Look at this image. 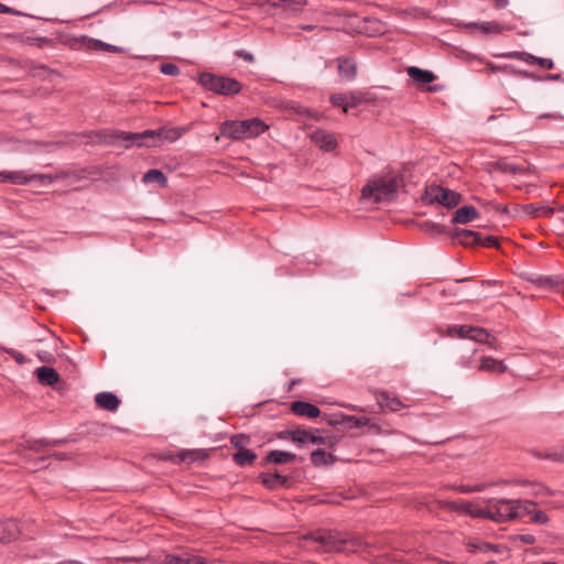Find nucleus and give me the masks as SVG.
I'll return each instance as SVG.
<instances>
[{"label": "nucleus", "instance_id": "1", "mask_svg": "<svg viewBox=\"0 0 564 564\" xmlns=\"http://www.w3.org/2000/svg\"><path fill=\"white\" fill-rule=\"evenodd\" d=\"M305 540L321 552H358L364 545L359 536L338 531L319 530L305 536Z\"/></svg>", "mask_w": 564, "mask_h": 564}, {"label": "nucleus", "instance_id": "2", "mask_svg": "<svg viewBox=\"0 0 564 564\" xmlns=\"http://www.w3.org/2000/svg\"><path fill=\"white\" fill-rule=\"evenodd\" d=\"M401 185L400 177L394 173L375 175L362 187L361 198L371 203L391 202Z\"/></svg>", "mask_w": 564, "mask_h": 564}, {"label": "nucleus", "instance_id": "3", "mask_svg": "<svg viewBox=\"0 0 564 564\" xmlns=\"http://www.w3.org/2000/svg\"><path fill=\"white\" fill-rule=\"evenodd\" d=\"M186 131L185 128H161L158 130H147L141 133L118 131L113 138L118 140L135 142L138 145L156 147L164 142H174Z\"/></svg>", "mask_w": 564, "mask_h": 564}, {"label": "nucleus", "instance_id": "4", "mask_svg": "<svg viewBox=\"0 0 564 564\" xmlns=\"http://www.w3.org/2000/svg\"><path fill=\"white\" fill-rule=\"evenodd\" d=\"M200 84L209 90L220 95L238 94L241 85L231 78L216 76L210 73H204L199 76Z\"/></svg>", "mask_w": 564, "mask_h": 564}, {"label": "nucleus", "instance_id": "5", "mask_svg": "<svg viewBox=\"0 0 564 564\" xmlns=\"http://www.w3.org/2000/svg\"><path fill=\"white\" fill-rule=\"evenodd\" d=\"M484 503H487L488 519L496 522L514 520V500L488 499L484 500Z\"/></svg>", "mask_w": 564, "mask_h": 564}, {"label": "nucleus", "instance_id": "6", "mask_svg": "<svg viewBox=\"0 0 564 564\" xmlns=\"http://www.w3.org/2000/svg\"><path fill=\"white\" fill-rule=\"evenodd\" d=\"M423 200L433 204L438 203L445 207L453 208L460 202V195L452 189L438 185L426 187Z\"/></svg>", "mask_w": 564, "mask_h": 564}, {"label": "nucleus", "instance_id": "7", "mask_svg": "<svg viewBox=\"0 0 564 564\" xmlns=\"http://www.w3.org/2000/svg\"><path fill=\"white\" fill-rule=\"evenodd\" d=\"M34 180H39L41 183H52L53 177L45 174L26 175L22 171H0V182H7L11 184H28Z\"/></svg>", "mask_w": 564, "mask_h": 564}, {"label": "nucleus", "instance_id": "8", "mask_svg": "<svg viewBox=\"0 0 564 564\" xmlns=\"http://www.w3.org/2000/svg\"><path fill=\"white\" fill-rule=\"evenodd\" d=\"M440 506L444 509L460 511L467 514H470L474 518H488L487 516V503L484 507L473 505L471 502H466L463 505H457L452 501H440Z\"/></svg>", "mask_w": 564, "mask_h": 564}, {"label": "nucleus", "instance_id": "9", "mask_svg": "<svg viewBox=\"0 0 564 564\" xmlns=\"http://www.w3.org/2000/svg\"><path fill=\"white\" fill-rule=\"evenodd\" d=\"M223 135L231 140L247 139L246 120L243 121H225L220 126Z\"/></svg>", "mask_w": 564, "mask_h": 564}, {"label": "nucleus", "instance_id": "10", "mask_svg": "<svg viewBox=\"0 0 564 564\" xmlns=\"http://www.w3.org/2000/svg\"><path fill=\"white\" fill-rule=\"evenodd\" d=\"M492 169L502 173H510L512 175H529L533 171L530 165H521L509 162L507 159H500L492 163Z\"/></svg>", "mask_w": 564, "mask_h": 564}, {"label": "nucleus", "instance_id": "11", "mask_svg": "<svg viewBox=\"0 0 564 564\" xmlns=\"http://www.w3.org/2000/svg\"><path fill=\"white\" fill-rule=\"evenodd\" d=\"M281 438H290L297 444L312 443L315 440V434L310 430L294 429L286 430L280 434Z\"/></svg>", "mask_w": 564, "mask_h": 564}, {"label": "nucleus", "instance_id": "12", "mask_svg": "<svg viewBox=\"0 0 564 564\" xmlns=\"http://www.w3.org/2000/svg\"><path fill=\"white\" fill-rule=\"evenodd\" d=\"M464 28L466 30H469L470 32H473L474 30H479L482 34H486V35L499 34L503 30H506V28L503 25L499 24L496 21L473 22V23L465 24Z\"/></svg>", "mask_w": 564, "mask_h": 564}, {"label": "nucleus", "instance_id": "13", "mask_svg": "<svg viewBox=\"0 0 564 564\" xmlns=\"http://www.w3.org/2000/svg\"><path fill=\"white\" fill-rule=\"evenodd\" d=\"M95 402L100 409L116 411L120 405V400L111 392H100L95 395Z\"/></svg>", "mask_w": 564, "mask_h": 564}, {"label": "nucleus", "instance_id": "14", "mask_svg": "<svg viewBox=\"0 0 564 564\" xmlns=\"http://www.w3.org/2000/svg\"><path fill=\"white\" fill-rule=\"evenodd\" d=\"M291 410L296 415L310 419H315L321 414V411L316 405L303 401L292 402Z\"/></svg>", "mask_w": 564, "mask_h": 564}, {"label": "nucleus", "instance_id": "15", "mask_svg": "<svg viewBox=\"0 0 564 564\" xmlns=\"http://www.w3.org/2000/svg\"><path fill=\"white\" fill-rule=\"evenodd\" d=\"M163 564H205V562L198 555L181 553L166 555Z\"/></svg>", "mask_w": 564, "mask_h": 564}, {"label": "nucleus", "instance_id": "16", "mask_svg": "<svg viewBox=\"0 0 564 564\" xmlns=\"http://www.w3.org/2000/svg\"><path fill=\"white\" fill-rule=\"evenodd\" d=\"M20 533V527L13 519L0 521V542L15 539Z\"/></svg>", "mask_w": 564, "mask_h": 564}, {"label": "nucleus", "instance_id": "17", "mask_svg": "<svg viewBox=\"0 0 564 564\" xmlns=\"http://www.w3.org/2000/svg\"><path fill=\"white\" fill-rule=\"evenodd\" d=\"M313 142L325 151H333L336 145V139L326 131H316L312 134Z\"/></svg>", "mask_w": 564, "mask_h": 564}, {"label": "nucleus", "instance_id": "18", "mask_svg": "<svg viewBox=\"0 0 564 564\" xmlns=\"http://www.w3.org/2000/svg\"><path fill=\"white\" fill-rule=\"evenodd\" d=\"M508 367L501 360H497L491 357H484L480 360V365L478 367L479 371L492 372V373H503L506 372Z\"/></svg>", "mask_w": 564, "mask_h": 564}, {"label": "nucleus", "instance_id": "19", "mask_svg": "<svg viewBox=\"0 0 564 564\" xmlns=\"http://www.w3.org/2000/svg\"><path fill=\"white\" fill-rule=\"evenodd\" d=\"M269 3L284 11L299 12L307 4V0H269Z\"/></svg>", "mask_w": 564, "mask_h": 564}, {"label": "nucleus", "instance_id": "20", "mask_svg": "<svg viewBox=\"0 0 564 564\" xmlns=\"http://www.w3.org/2000/svg\"><path fill=\"white\" fill-rule=\"evenodd\" d=\"M207 458V453L203 449H187L182 451L175 455L177 462H185L192 464L194 462L204 460Z\"/></svg>", "mask_w": 564, "mask_h": 564}, {"label": "nucleus", "instance_id": "21", "mask_svg": "<svg viewBox=\"0 0 564 564\" xmlns=\"http://www.w3.org/2000/svg\"><path fill=\"white\" fill-rule=\"evenodd\" d=\"M378 404L381 408H387L390 411H399L404 404L397 398L387 392H380L377 397Z\"/></svg>", "mask_w": 564, "mask_h": 564}, {"label": "nucleus", "instance_id": "22", "mask_svg": "<svg viewBox=\"0 0 564 564\" xmlns=\"http://www.w3.org/2000/svg\"><path fill=\"white\" fill-rule=\"evenodd\" d=\"M406 72H408V75L414 82H417V83H421V84L432 83L436 78V76L432 72L424 70V69H421V68L415 67V66L409 67Z\"/></svg>", "mask_w": 564, "mask_h": 564}, {"label": "nucleus", "instance_id": "23", "mask_svg": "<svg viewBox=\"0 0 564 564\" xmlns=\"http://www.w3.org/2000/svg\"><path fill=\"white\" fill-rule=\"evenodd\" d=\"M455 238L464 246H475L480 242V234L467 229H458L455 234Z\"/></svg>", "mask_w": 564, "mask_h": 564}, {"label": "nucleus", "instance_id": "24", "mask_svg": "<svg viewBox=\"0 0 564 564\" xmlns=\"http://www.w3.org/2000/svg\"><path fill=\"white\" fill-rule=\"evenodd\" d=\"M36 376L41 383L53 386L59 380V375L50 367H40L36 369Z\"/></svg>", "mask_w": 564, "mask_h": 564}, {"label": "nucleus", "instance_id": "25", "mask_svg": "<svg viewBox=\"0 0 564 564\" xmlns=\"http://www.w3.org/2000/svg\"><path fill=\"white\" fill-rule=\"evenodd\" d=\"M269 127L260 119L253 118L246 120L247 139L262 134Z\"/></svg>", "mask_w": 564, "mask_h": 564}, {"label": "nucleus", "instance_id": "26", "mask_svg": "<svg viewBox=\"0 0 564 564\" xmlns=\"http://www.w3.org/2000/svg\"><path fill=\"white\" fill-rule=\"evenodd\" d=\"M478 213L473 206H464L456 210L453 221L457 224H467L477 217Z\"/></svg>", "mask_w": 564, "mask_h": 564}, {"label": "nucleus", "instance_id": "27", "mask_svg": "<svg viewBox=\"0 0 564 564\" xmlns=\"http://www.w3.org/2000/svg\"><path fill=\"white\" fill-rule=\"evenodd\" d=\"M83 43L89 50H101V51L112 52V53L122 52L121 47H118V46H115L111 44H107V43H104V42H101L99 40H95V39L84 37Z\"/></svg>", "mask_w": 564, "mask_h": 564}, {"label": "nucleus", "instance_id": "28", "mask_svg": "<svg viewBox=\"0 0 564 564\" xmlns=\"http://www.w3.org/2000/svg\"><path fill=\"white\" fill-rule=\"evenodd\" d=\"M535 503L530 500H514V519H521L525 516H531Z\"/></svg>", "mask_w": 564, "mask_h": 564}, {"label": "nucleus", "instance_id": "29", "mask_svg": "<svg viewBox=\"0 0 564 564\" xmlns=\"http://www.w3.org/2000/svg\"><path fill=\"white\" fill-rule=\"evenodd\" d=\"M338 72L344 78L351 80L356 74V64L351 59H338Z\"/></svg>", "mask_w": 564, "mask_h": 564}, {"label": "nucleus", "instance_id": "30", "mask_svg": "<svg viewBox=\"0 0 564 564\" xmlns=\"http://www.w3.org/2000/svg\"><path fill=\"white\" fill-rule=\"evenodd\" d=\"M311 460L315 466L330 465L335 462L332 454H327L324 449H316L311 455Z\"/></svg>", "mask_w": 564, "mask_h": 564}, {"label": "nucleus", "instance_id": "31", "mask_svg": "<svg viewBox=\"0 0 564 564\" xmlns=\"http://www.w3.org/2000/svg\"><path fill=\"white\" fill-rule=\"evenodd\" d=\"M262 481L269 488H278L286 485L289 479L280 474H265L262 476Z\"/></svg>", "mask_w": 564, "mask_h": 564}, {"label": "nucleus", "instance_id": "32", "mask_svg": "<svg viewBox=\"0 0 564 564\" xmlns=\"http://www.w3.org/2000/svg\"><path fill=\"white\" fill-rule=\"evenodd\" d=\"M508 56L519 57V58L521 57L524 61L532 59L534 63H536L538 65H540L541 67H543L545 69H552L554 67V63L550 58L534 57L527 53H512V54H509Z\"/></svg>", "mask_w": 564, "mask_h": 564}, {"label": "nucleus", "instance_id": "33", "mask_svg": "<svg viewBox=\"0 0 564 564\" xmlns=\"http://www.w3.org/2000/svg\"><path fill=\"white\" fill-rule=\"evenodd\" d=\"M295 454L283 451H272L268 454L267 460L275 464H284L295 459Z\"/></svg>", "mask_w": 564, "mask_h": 564}, {"label": "nucleus", "instance_id": "34", "mask_svg": "<svg viewBox=\"0 0 564 564\" xmlns=\"http://www.w3.org/2000/svg\"><path fill=\"white\" fill-rule=\"evenodd\" d=\"M142 182L145 184L156 182L164 187L167 184V178L160 170H150L143 175Z\"/></svg>", "mask_w": 564, "mask_h": 564}, {"label": "nucleus", "instance_id": "35", "mask_svg": "<svg viewBox=\"0 0 564 564\" xmlns=\"http://www.w3.org/2000/svg\"><path fill=\"white\" fill-rule=\"evenodd\" d=\"M473 326L460 325V326H452L447 328V335L451 337H459V338H468L471 339Z\"/></svg>", "mask_w": 564, "mask_h": 564}, {"label": "nucleus", "instance_id": "36", "mask_svg": "<svg viewBox=\"0 0 564 564\" xmlns=\"http://www.w3.org/2000/svg\"><path fill=\"white\" fill-rule=\"evenodd\" d=\"M256 454L252 453L250 449H239L235 455H234V460L240 465V466H245V465H250L253 463V460L256 459Z\"/></svg>", "mask_w": 564, "mask_h": 564}, {"label": "nucleus", "instance_id": "37", "mask_svg": "<svg viewBox=\"0 0 564 564\" xmlns=\"http://www.w3.org/2000/svg\"><path fill=\"white\" fill-rule=\"evenodd\" d=\"M471 340H475L477 343L487 344L489 346H492V341L490 340V335L488 332L480 327H474L473 334H471Z\"/></svg>", "mask_w": 564, "mask_h": 564}, {"label": "nucleus", "instance_id": "38", "mask_svg": "<svg viewBox=\"0 0 564 564\" xmlns=\"http://www.w3.org/2000/svg\"><path fill=\"white\" fill-rule=\"evenodd\" d=\"M343 422L350 423L352 427H362L370 423L368 417H357L352 415H341Z\"/></svg>", "mask_w": 564, "mask_h": 564}, {"label": "nucleus", "instance_id": "39", "mask_svg": "<svg viewBox=\"0 0 564 564\" xmlns=\"http://www.w3.org/2000/svg\"><path fill=\"white\" fill-rule=\"evenodd\" d=\"M530 281L544 288H554L558 285V280L552 276H538L535 279H530Z\"/></svg>", "mask_w": 564, "mask_h": 564}, {"label": "nucleus", "instance_id": "40", "mask_svg": "<svg viewBox=\"0 0 564 564\" xmlns=\"http://www.w3.org/2000/svg\"><path fill=\"white\" fill-rule=\"evenodd\" d=\"M250 438L247 435L238 434L231 437V444L239 449H247L246 446L249 444Z\"/></svg>", "mask_w": 564, "mask_h": 564}, {"label": "nucleus", "instance_id": "41", "mask_svg": "<svg viewBox=\"0 0 564 564\" xmlns=\"http://www.w3.org/2000/svg\"><path fill=\"white\" fill-rule=\"evenodd\" d=\"M346 95V109L347 111L349 108L357 107L359 104H361L362 98L360 95L356 93H347Z\"/></svg>", "mask_w": 564, "mask_h": 564}, {"label": "nucleus", "instance_id": "42", "mask_svg": "<svg viewBox=\"0 0 564 564\" xmlns=\"http://www.w3.org/2000/svg\"><path fill=\"white\" fill-rule=\"evenodd\" d=\"M316 441H312L313 444H322L328 447H333L337 444L338 438L336 436H319L315 435Z\"/></svg>", "mask_w": 564, "mask_h": 564}, {"label": "nucleus", "instance_id": "43", "mask_svg": "<svg viewBox=\"0 0 564 564\" xmlns=\"http://www.w3.org/2000/svg\"><path fill=\"white\" fill-rule=\"evenodd\" d=\"M530 521L538 524H545L549 522V518L543 511L535 510L534 508L530 516Z\"/></svg>", "mask_w": 564, "mask_h": 564}, {"label": "nucleus", "instance_id": "44", "mask_svg": "<svg viewBox=\"0 0 564 564\" xmlns=\"http://www.w3.org/2000/svg\"><path fill=\"white\" fill-rule=\"evenodd\" d=\"M330 102L336 106L340 107L344 112L347 113L346 109V95L345 94H336L330 96Z\"/></svg>", "mask_w": 564, "mask_h": 564}, {"label": "nucleus", "instance_id": "45", "mask_svg": "<svg viewBox=\"0 0 564 564\" xmlns=\"http://www.w3.org/2000/svg\"><path fill=\"white\" fill-rule=\"evenodd\" d=\"M161 72L165 75L176 76L180 74V68L176 65L169 63L161 66Z\"/></svg>", "mask_w": 564, "mask_h": 564}, {"label": "nucleus", "instance_id": "46", "mask_svg": "<svg viewBox=\"0 0 564 564\" xmlns=\"http://www.w3.org/2000/svg\"><path fill=\"white\" fill-rule=\"evenodd\" d=\"M366 23L371 24V31L372 33H383L384 32V25L377 21V20H366Z\"/></svg>", "mask_w": 564, "mask_h": 564}, {"label": "nucleus", "instance_id": "47", "mask_svg": "<svg viewBox=\"0 0 564 564\" xmlns=\"http://www.w3.org/2000/svg\"><path fill=\"white\" fill-rule=\"evenodd\" d=\"M478 245L485 246V247H497L498 246V239L494 236H488L486 238L480 237V242Z\"/></svg>", "mask_w": 564, "mask_h": 564}, {"label": "nucleus", "instance_id": "48", "mask_svg": "<svg viewBox=\"0 0 564 564\" xmlns=\"http://www.w3.org/2000/svg\"><path fill=\"white\" fill-rule=\"evenodd\" d=\"M524 212L533 217H538L541 214V207L535 206L534 204H529L524 206Z\"/></svg>", "mask_w": 564, "mask_h": 564}, {"label": "nucleus", "instance_id": "49", "mask_svg": "<svg viewBox=\"0 0 564 564\" xmlns=\"http://www.w3.org/2000/svg\"><path fill=\"white\" fill-rule=\"evenodd\" d=\"M48 445L44 440L41 441H30L28 442V447L32 451L40 452L41 447Z\"/></svg>", "mask_w": 564, "mask_h": 564}, {"label": "nucleus", "instance_id": "50", "mask_svg": "<svg viewBox=\"0 0 564 564\" xmlns=\"http://www.w3.org/2000/svg\"><path fill=\"white\" fill-rule=\"evenodd\" d=\"M496 8L501 9L508 4V0H490Z\"/></svg>", "mask_w": 564, "mask_h": 564}, {"label": "nucleus", "instance_id": "51", "mask_svg": "<svg viewBox=\"0 0 564 564\" xmlns=\"http://www.w3.org/2000/svg\"><path fill=\"white\" fill-rule=\"evenodd\" d=\"M458 490L464 494L475 492L473 486H460Z\"/></svg>", "mask_w": 564, "mask_h": 564}, {"label": "nucleus", "instance_id": "52", "mask_svg": "<svg viewBox=\"0 0 564 564\" xmlns=\"http://www.w3.org/2000/svg\"><path fill=\"white\" fill-rule=\"evenodd\" d=\"M0 13H14V11L11 8L0 3Z\"/></svg>", "mask_w": 564, "mask_h": 564}, {"label": "nucleus", "instance_id": "53", "mask_svg": "<svg viewBox=\"0 0 564 564\" xmlns=\"http://www.w3.org/2000/svg\"><path fill=\"white\" fill-rule=\"evenodd\" d=\"M486 487L487 486L485 484L473 486L475 492L482 491V490H485Z\"/></svg>", "mask_w": 564, "mask_h": 564}, {"label": "nucleus", "instance_id": "54", "mask_svg": "<svg viewBox=\"0 0 564 564\" xmlns=\"http://www.w3.org/2000/svg\"><path fill=\"white\" fill-rule=\"evenodd\" d=\"M541 213L546 215V216H551L553 214V209L552 208H546V207H541Z\"/></svg>", "mask_w": 564, "mask_h": 564}, {"label": "nucleus", "instance_id": "55", "mask_svg": "<svg viewBox=\"0 0 564 564\" xmlns=\"http://www.w3.org/2000/svg\"><path fill=\"white\" fill-rule=\"evenodd\" d=\"M341 406L344 408H347V409H350V410H354V411H364V409L359 408V406H356V405H351V404H341Z\"/></svg>", "mask_w": 564, "mask_h": 564}, {"label": "nucleus", "instance_id": "56", "mask_svg": "<svg viewBox=\"0 0 564 564\" xmlns=\"http://www.w3.org/2000/svg\"><path fill=\"white\" fill-rule=\"evenodd\" d=\"M240 56H242L245 59H247L249 62L253 61V56L249 53H240Z\"/></svg>", "mask_w": 564, "mask_h": 564}, {"label": "nucleus", "instance_id": "57", "mask_svg": "<svg viewBox=\"0 0 564 564\" xmlns=\"http://www.w3.org/2000/svg\"><path fill=\"white\" fill-rule=\"evenodd\" d=\"M522 540L527 543H532L534 538L532 535H524L522 536Z\"/></svg>", "mask_w": 564, "mask_h": 564}, {"label": "nucleus", "instance_id": "58", "mask_svg": "<svg viewBox=\"0 0 564 564\" xmlns=\"http://www.w3.org/2000/svg\"><path fill=\"white\" fill-rule=\"evenodd\" d=\"M489 68H490L491 72H497V70L503 69L502 67L497 66V65H492V64H489Z\"/></svg>", "mask_w": 564, "mask_h": 564}, {"label": "nucleus", "instance_id": "59", "mask_svg": "<svg viewBox=\"0 0 564 564\" xmlns=\"http://www.w3.org/2000/svg\"><path fill=\"white\" fill-rule=\"evenodd\" d=\"M542 491L549 492L546 488L540 486L539 490L535 491V495H540Z\"/></svg>", "mask_w": 564, "mask_h": 564}, {"label": "nucleus", "instance_id": "60", "mask_svg": "<svg viewBox=\"0 0 564 564\" xmlns=\"http://www.w3.org/2000/svg\"><path fill=\"white\" fill-rule=\"evenodd\" d=\"M554 459H560V460H563L564 462V454L561 455L560 457H554Z\"/></svg>", "mask_w": 564, "mask_h": 564}, {"label": "nucleus", "instance_id": "61", "mask_svg": "<svg viewBox=\"0 0 564 564\" xmlns=\"http://www.w3.org/2000/svg\"><path fill=\"white\" fill-rule=\"evenodd\" d=\"M304 29H306V30H312V29H313V26L308 25V26H305Z\"/></svg>", "mask_w": 564, "mask_h": 564}, {"label": "nucleus", "instance_id": "62", "mask_svg": "<svg viewBox=\"0 0 564 564\" xmlns=\"http://www.w3.org/2000/svg\"><path fill=\"white\" fill-rule=\"evenodd\" d=\"M542 564H556L554 562H545V563H542Z\"/></svg>", "mask_w": 564, "mask_h": 564}]
</instances>
